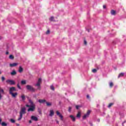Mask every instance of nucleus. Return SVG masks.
<instances>
[{"mask_svg":"<svg viewBox=\"0 0 126 126\" xmlns=\"http://www.w3.org/2000/svg\"><path fill=\"white\" fill-rule=\"evenodd\" d=\"M46 34L47 35L50 34V30H48V31L46 32Z\"/></svg>","mask_w":126,"mask_h":126,"instance_id":"nucleus-38","label":"nucleus"},{"mask_svg":"<svg viewBox=\"0 0 126 126\" xmlns=\"http://www.w3.org/2000/svg\"><path fill=\"white\" fill-rule=\"evenodd\" d=\"M76 117L77 118H80V117H81V113H80V112H78Z\"/></svg>","mask_w":126,"mask_h":126,"instance_id":"nucleus-19","label":"nucleus"},{"mask_svg":"<svg viewBox=\"0 0 126 126\" xmlns=\"http://www.w3.org/2000/svg\"><path fill=\"white\" fill-rule=\"evenodd\" d=\"M90 113H91V111L88 110L86 114H85L83 116V120H85L86 118H88L90 115Z\"/></svg>","mask_w":126,"mask_h":126,"instance_id":"nucleus-5","label":"nucleus"},{"mask_svg":"<svg viewBox=\"0 0 126 126\" xmlns=\"http://www.w3.org/2000/svg\"><path fill=\"white\" fill-rule=\"evenodd\" d=\"M17 65H18V63H10L9 64V66H10V67H13L14 66H17Z\"/></svg>","mask_w":126,"mask_h":126,"instance_id":"nucleus-10","label":"nucleus"},{"mask_svg":"<svg viewBox=\"0 0 126 126\" xmlns=\"http://www.w3.org/2000/svg\"><path fill=\"white\" fill-rule=\"evenodd\" d=\"M9 58L10 60H13V59H14V57L12 55H11L9 56Z\"/></svg>","mask_w":126,"mask_h":126,"instance_id":"nucleus-27","label":"nucleus"},{"mask_svg":"<svg viewBox=\"0 0 126 126\" xmlns=\"http://www.w3.org/2000/svg\"><path fill=\"white\" fill-rule=\"evenodd\" d=\"M26 107L29 108L28 109V112H34L35 111V105H29L28 104H26Z\"/></svg>","mask_w":126,"mask_h":126,"instance_id":"nucleus-3","label":"nucleus"},{"mask_svg":"<svg viewBox=\"0 0 126 126\" xmlns=\"http://www.w3.org/2000/svg\"><path fill=\"white\" fill-rule=\"evenodd\" d=\"M17 126H19V124H17Z\"/></svg>","mask_w":126,"mask_h":126,"instance_id":"nucleus-48","label":"nucleus"},{"mask_svg":"<svg viewBox=\"0 0 126 126\" xmlns=\"http://www.w3.org/2000/svg\"><path fill=\"white\" fill-rule=\"evenodd\" d=\"M98 122H100V120H98Z\"/></svg>","mask_w":126,"mask_h":126,"instance_id":"nucleus-51","label":"nucleus"},{"mask_svg":"<svg viewBox=\"0 0 126 126\" xmlns=\"http://www.w3.org/2000/svg\"><path fill=\"white\" fill-rule=\"evenodd\" d=\"M5 78H4L3 76H2L1 77V81H2V82H3L4 81H5Z\"/></svg>","mask_w":126,"mask_h":126,"instance_id":"nucleus-35","label":"nucleus"},{"mask_svg":"<svg viewBox=\"0 0 126 126\" xmlns=\"http://www.w3.org/2000/svg\"><path fill=\"white\" fill-rule=\"evenodd\" d=\"M25 114H26V108L24 107L21 109V111H20V117L18 119V121H21L23 115H25Z\"/></svg>","mask_w":126,"mask_h":126,"instance_id":"nucleus-2","label":"nucleus"},{"mask_svg":"<svg viewBox=\"0 0 126 126\" xmlns=\"http://www.w3.org/2000/svg\"><path fill=\"white\" fill-rule=\"evenodd\" d=\"M27 89L28 90H30V91H32V92H35L36 90L31 85H27L26 86Z\"/></svg>","mask_w":126,"mask_h":126,"instance_id":"nucleus-4","label":"nucleus"},{"mask_svg":"<svg viewBox=\"0 0 126 126\" xmlns=\"http://www.w3.org/2000/svg\"><path fill=\"white\" fill-rule=\"evenodd\" d=\"M21 84H22V85H25V84H26V80L21 81Z\"/></svg>","mask_w":126,"mask_h":126,"instance_id":"nucleus-18","label":"nucleus"},{"mask_svg":"<svg viewBox=\"0 0 126 126\" xmlns=\"http://www.w3.org/2000/svg\"><path fill=\"white\" fill-rule=\"evenodd\" d=\"M37 126H40V125H37Z\"/></svg>","mask_w":126,"mask_h":126,"instance_id":"nucleus-52","label":"nucleus"},{"mask_svg":"<svg viewBox=\"0 0 126 126\" xmlns=\"http://www.w3.org/2000/svg\"><path fill=\"white\" fill-rule=\"evenodd\" d=\"M37 90H41V86H36Z\"/></svg>","mask_w":126,"mask_h":126,"instance_id":"nucleus-33","label":"nucleus"},{"mask_svg":"<svg viewBox=\"0 0 126 126\" xmlns=\"http://www.w3.org/2000/svg\"><path fill=\"white\" fill-rule=\"evenodd\" d=\"M15 91H16V89L14 87H10L9 89V94L11 95L13 98H16V96L18 95L17 92L13 93Z\"/></svg>","mask_w":126,"mask_h":126,"instance_id":"nucleus-1","label":"nucleus"},{"mask_svg":"<svg viewBox=\"0 0 126 126\" xmlns=\"http://www.w3.org/2000/svg\"><path fill=\"white\" fill-rule=\"evenodd\" d=\"M54 114H55V112H54V110H51L50 111V114H49L50 117H53V116H54Z\"/></svg>","mask_w":126,"mask_h":126,"instance_id":"nucleus-11","label":"nucleus"},{"mask_svg":"<svg viewBox=\"0 0 126 126\" xmlns=\"http://www.w3.org/2000/svg\"><path fill=\"white\" fill-rule=\"evenodd\" d=\"M31 120H32V121H34L35 122H37L38 121V118L34 116H32L31 117Z\"/></svg>","mask_w":126,"mask_h":126,"instance_id":"nucleus-9","label":"nucleus"},{"mask_svg":"<svg viewBox=\"0 0 126 126\" xmlns=\"http://www.w3.org/2000/svg\"><path fill=\"white\" fill-rule=\"evenodd\" d=\"M16 71L15 70H13L11 72V75H16Z\"/></svg>","mask_w":126,"mask_h":126,"instance_id":"nucleus-16","label":"nucleus"},{"mask_svg":"<svg viewBox=\"0 0 126 126\" xmlns=\"http://www.w3.org/2000/svg\"><path fill=\"white\" fill-rule=\"evenodd\" d=\"M9 54V52H6V55H8Z\"/></svg>","mask_w":126,"mask_h":126,"instance_id":"nucleus-43","label":"nucleus"},{"mask_svg":"<svg viewBox=\"0 0 126 126\" xmlns=\"http://www.w3.org/2000/svg\"><path fill=\"white\" fill-rule=\"evenodd\" d=\"M103 8L104 9L106 8V5H103Z\"/></svg>","mask_w":126,"mask_h":126,"instance_id":"nucleus-41","label":"nucleus"},{"mask_svg":"<svg viewBox=\"0 0 126 126\" xmlns=\"http://www.w3.org/2000/svg\"><path fill=\"white\" fill-rule=\"evenodd\" d=\"M59 117L61 121H63V116L62 114Z\"/></svg>","mask_w":126,"mask_h":126,"instance_id":"nucleus-29","label":"nucleus"},{"mask_svg":"<svg viewBox=\"0 0 126 126\" xmlns=\"http://www.w3.org/2000/svg\"><path fill=\"white\" fill-rule=\"evenodd\" d=\"M18 72H20V73H21V72H23V68L22 67V66H19Z\"/></svg>","mask_w":126,"mask_h":126,"instance_id":"nucleus-12","label":"nucleus"},{"mask_svg":"<svg viewBox=\"0 0 126 126\" xmlns=\"http://www.w3.org/2000/svg\"><path fill=\"white\" fill-rule=\"evenodd\" d=\"M1 121H2L1 118H0V124H1Z\"/></svg>","mask_w":126,"mask_h":126,"instance_id":"nucleus-44","label":"nucleus"},{"mask_svg":"<svg viewBox=\"0 0 126 126\" xmlns=\"http://www.w3.org/2000/svg\"><path fill=\"white\" fill-rule=\"evenodd\" d=\"M98 122H100V120H98Z\"/></svg>","mask_w":126,"mask_h":126,"instance_id":"nucleus-50","label":"nucleus"},{"mask_svg":"<svg viewBox=\"0 0 126 126\" xmlns=\"http://www.w3.org/2000/svg\"><path fill=\"white\" fill-rule=\"evenodd\" d=\"M6 82L8 83V84H10V85H14L15 84V81L12 80H7Z\"/></svg>","mask_w":126,"mask_h":126,"instance_id":"nucleus-6","label":"nucleus"},{"mask_svg":"<svg viewBox=\"0 0 126 126\" xmlns=\"http://www.w3.org/2000/svg\"><path fill=\"white\" fill-rule=\"evenodd\" d=\"M10 122H11V123H12V124H14V123H15V120H14V119H10Z\"/></svg>","mask_w":126,"mask_h":126,"instance_id":"nucleus-30","label":"nucleus"},{"mask_svg":"<svg viewBox=\"0 0 126 126\" xmlns=\"http://www.w3.org/2000/svg\"><path fill=\"white\" fill-rule=\"evenodd\" d=\"M1 125L2 126H7V124L5 123V122H2Z\"/></svg>","mask_w":126,"mask_h":126,"instance_id":"nucleus-23","label":"nucleus"},{"mask_svg":"<svg viewBox=\"0 0 126 126\" xmlns=\"http://www.w3.org/2000/svg\"><path fill=\"white\" fill-rule=\"evenodd\" d=\"M87 99H90V96H89V95H87Z\"/></svg>","mask_w":126,"mask_h":126,"instance_id":"nucleus-40","label":"nucleus"},{"mask_svg":"<svg viewBox=\"0 0 126 126\" xmlns=\"http://www.w3.org/2000/svg\"><path fill=\"white\" fill-rule=\"evenodd\" d=\"M50 89H51V90H55V88L53 86H50Z\"/></svg>","mask_w":126,"mask_h":126,"instance_id":"nucleus-34","label":"nucleus"},{"mask_svg":"<svg viewBox=\"0 0 126 126\" xmlns=\"http://www.w3.org/2000/svg\"><path fill=\"white\" fill-rule=\"evenodd\" d=\"M21 97L22 98L23 101H25V99H26V98L25 97V95L22 94Z\"/></svg>","mask_w":126,"mask_h":126,"instance_id":"nucleus-17","label":"nucleus"},{"mask_svg":"<svg viewBox=\"0 0 126 126\" xmlns=\"http://www.w3.org/2000/svg\"><path fill=\"white\" fill-rule=\"evenodd\" d=\"M29 102L31 104V106H35V104H34V102H33V101L31 99L29 100Z\"/></svg>","mask_w":126,"mask_h":126,"instance_id":"nucleus-14","label":"nucleus"},{"mask_svg":"<svg viewBox=\"0 0 126 126\" xmlns=\"http://www.w3.org/2000/svg\"><path fill=\"white\" fill-rule=\"evenodd\" d=\"M0 39H1V37L0 36Z\"/></svg>","mask_w":126,"mask_h":126,"instance_id":"nucleus-47","label":"nucleus"},{"mask_svg":"<svg viewBox=\"0 0 126 126\" xmlns=\"http://www.w3.org/2000/svg\"><path fill=\"white\" fill-rule=\"evenodd\" d=\"M69 117L72 119L73 122H75V117H74L73 115H70Z\"/></svg>","mask_w":126,"mask_h":126,"instance_id":"nucleus-15","label":"nucleus"},{"mask_svg":"<svg viewBox=\"0 0 126 126\" xmlns=\"http://www.w3.org/2000/svg\"><path fill=\"white\" fill-rule=\"evenodd\" d=\"M56 123H57V124H59V121H56Z\"/></svg>","mask_w":126,"mask_h":126,"instance_id":"nucleus-45","label":"nucleus"},{"mask_svg":"<svg viewBox=\"0 0 126 126\" xmlns=\"http://www.w3.org/2000/svg\"><path fill=\"white\" fill-rule=\"evenodd\" d=\"M109 86L111 88H112V87L114 86V83H113V82H110L109 83Z\"/></svg>","mask_w":126,"mask_h":126,"instance_id":"nucleus-25","label":"nucleus"},{"mask_svg":"<svg viewBox=\"0 0 126 126\" xmlns=\"http://www.w3.org/2000/svg\"><path fill=\"white\" fill-rule=\"evenodd\" d=\"M84 43L85 45H87V41H86V40H84Z\"/></svg>","mask_w":126,"mask_h":126,"instance_id":"nucleus-39","label":"nucleus"},{"mask_svg":"<svg viewBox=\"0 0 126 126\" xmlns=\"http://www.w3.org/2000/svg\"><path fill=\"white\" fill-rule=\"evenodd\" d=\"M38 102L40 104H43V103L46 102V100H45V99H39Z\"/></svg>","mask_w":126,"mask_h":126,"instance_id":"nucleus-13","label":"nucleus"},{"mask_svg":"<svg viewBox=\"0 0 126 126\" xmlns=\"http://www.w3.org/2000/svg\"><path fill=\"white\" fill-rule=\"evenodd\" d=\"M125 123H126V122H124L123 123V124H125Z\"/></svg>","mask_w":126,"mask_h":126,"instance_id":"nucleus-49","label":"nucleus"},{"mask_svg":"<svg viewBox=\"0 0 126 126\" xmlns=\"http://www.w3.org/2000/svg\"><path fill=\"white\" fill-rule=\"evenodd\" d=\"M68 112H69V113H70V112H71V107H69Z\"/></svg>","mask_w":126,"mask_h":126,"instance_id":"nucleus-36","label":"nucleus"},{"mask_svg":"<svg viewBox=\"0 0 126 126\" xmlns=\"http://www.w3.org/2000/svg\"><path fill=\"white\" fill-rule=\"evenodd\" d=\"M4 94V91L3 90V89H1L0 88V100H1V98H2V95H1V94Z\"/></svg>","mask_w":126,"mask_h":126,"instance_id":"nucleus-8","label":"nucleus"},{"mask_svg":"<svg viewBox=\"0 0 126 126\" xmlns=\"http://www.w3.org/2000/svg\"><path fill=\"white\" fill-rule=\"evenodd\" d=\"M80 106L79 105H76V109H77V110H78V109H79Z\"/></svg>","mask_w":126,"mask_h":126,"instance_id":"nucleus-37","label":"nucleus"},{"mask_svg":"<svg viewBox=\"0 0 126 126\" xmlns=\"http://www.w3.org/2000/svg\"><path fill=\"white\" fill-rule=\"evenodd\" d=\"M46 106L48 107H50V106H52V103L51 102H46Z\"/></svg>","mask_w":126,"mask_h":126,"instance_id":"nucleus-22","label":"nucleus"},{"mask_svg":"<svg viewBox=\"0 0 126 126\" xmlns=\"http://www.w3.org/2000/svg\"><path fill=\"white\" fill-rule=\"evenodd\" d=\"M124 75L125 74L124 73H121L120 74H119L118 76V78H120V77H122V76H124Z\"/></svg>","mask_w":126,"mask_h":126,"instance_id":"nucleus-21","label":"nucleus"},{"mask_svg":"<svg viewBox=\"0 0 126 126\" xmlns=\"http://www.w3.org/2000/svg\"><path fill=\"white\" fill-rule=\"evenodd\" d=\"M111 13L112 15H115L116 14V11H115L114 10H112L111 11Z\"/></svg>","mask_w":126,"mask_h":126,"instance_id":"nucleus-20","label":"nucleus"},{"mask_svg":"<svg viewBox=\"0 0 126 126\" xmlns=\"http://www.w3.org/2000/svg\"><path fill=\"white\" fill-rule=\"evenodd\" d=\"M0 74H1V71L0 70Z\"/></svg>","mask_w":126,"mask_h":126,"instance_id":"nucleus-46","label":"nucleus"},{"mask_svg":"<svg viewBox=\"0 0 126 126\" xmlns=\"http://www.w3.org/2000/svg\"><path fill=\"white\" fill-rule=\"evenodd\" d=\"M29 123H30V124H32V121L30 120V121H29Z\"/></svg>","mask_w":126,"mask_h":126,"instance_id":"nucleus-42","label":"nucleus"},{"mask_svg":"<svg viewBox=\"0 0 126 126\" xmlns=\"http://www.w3.org/2000/svg\"><path fill=\"white\" fill-rule=\"evenodd\" d=\"M50 21H55V19L54 17L52 16L50 19H49Z\"/></svg>","mask_w":126,"mask_h":126,"instance_id":"nucleus-24","label":"nucleus"},{"mask_svg":"<svg viewBox=\"0 0 126 126\" xmlns=\"http://www.w3.org/2000/svg\"><path fill=\"white\" fill-rule=\"evenodd\" d=\"M17 86L18 89L21 90V87H20V85H19V83L17 84Z\"/></svg>","mask_w":126,"mask_h":126,"instance_id":"nucleus-31","label":"nucleus"},{"mask_svg":"<svg viewBox=\"0 0 126 126\" xmlns=\"http://www.w3.org/2000/svg\"><path fill=\"white\" fill-rule=\"evenodd\" d=\"M56 114L57 115V116H59V117H60L62 114L60 113V112H59V111H56Z\"/></svg>","mask_w":126,"mask_h":126,"instance_id":"nucleus-28","label":"nucleus"},{"mask_svg":"<svg viewBox=\"0 0 126 126\" xmlns=\"http://www.w3.org/2000/svg\"><path fill=\"white\" fill-rule=\"evenodd\" d=\"M92 72H93L94 73H95V72H97V69H94L92 70Z\"/></svg>","mask_w":126,"mask_h":126,"instance_id":"nucleus-32","label":"nucleus"},{"mask_svg":"<svg viewBox=\"0 0 126 126\" xmlns=\"http://www.w3.org/2000/svg\"><path fill=\"white\" fill-rule=\"evenodd\" d=\"M41 83H42V79L39 78L35 86H41Z\"/></svg>","mask_w":126,"mask_h":126,"instance_id":"nucleus-7","label":"nucleus"},{"mask_svg":"<svg viewBox=\"0 0 126 126\" xmlns=\"http://www.w3.org/2000/svg\"><path fill=\"white\" fill-rule=\"evenodd\" d=\"M113 105H114V103H109L108 106V108H111V107L112 106H113Z\"/></svg>","mask_w":126,"mask_h":126,"instance_id":"nucleus-26","label":"nucleus"}]
</instances>
